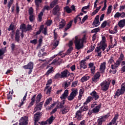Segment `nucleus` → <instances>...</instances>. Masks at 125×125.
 Masks as SVG:
<instances>
[{
	"label": "nucleus",
	"instance_id": "nucleus-10",
	"mask_svg": "<svg viewBox=\"0 0 125 125\" xmlns=\"http://www.w3.org/2000/svg\"><path fill=\"white\" fill-rule=\"evenodd\" d=\"M61 79H66L69 78V75H70V72L68 69H64L62 72H61Z\"/></svg>",
	"mask_w": 125,
	"mask_h": 125
},
{
	"label": "nucleus",
	"instance_id": "nucleus-53",
	"mask_svg": "<svg viewBox=\"0 0 125 125\" xmlns=\"http://www.w3.org/2000/svg\"><path fill=\"white\" fill-rule=\"evenodd\" d=\"M20 29L21 30H22V31L26 30V29H27V27H26V24L25 23L21 24L20 26Z\"/></svg>",
	"mask_w": 125,
	"mask_h": 125
},
{
	"label": "nucleus",
	"instance_id": "nucleus-26",
	"mask_svg": "<svg viewBox=\"0 0 125 125\" xmlns=\"http://www.w3.org/2000/svg\"><path fill=\"white\" fill-rule=\"evenodd\" d=\"M70 111V109L68 107V106L65 107L62 109L61 110V112H62V115H66L68 112Z\"/></svg>",
	"mask_w": 125,
	"mask_h": 125
},
{
	"label": "nucleus",
	"instance_id": "nucleus-22",
	"mask_svg": "<svg viewBox=\"0 0 125 125\" xmlns=\"http://www.w3.org/2000/svg\"><path fill=\"white\" fill-rule=\"evenodd\" d=\"M42 2V0H35V3L36 5V9L37 11L39 10L40 8V4Z\"/></svg>",
	"mask_w": 125,
	"mask_h": 125
},
{
	"label": "nucleus",
	"instance_id": "nucleus-2",
	"mask_svg": "<svg viewBox=\"0 0 125 125\" xmlns=\"http://www.w3.org/2000/svg\"><path fill=\"white\" fill-rule=\"evenodd\" d=\"M74 43L76 49L80 50V49L83 48V43L82 42V39H78L77 36L75 37Z\"/></svg>",
	"mask_w": 125,
	"mask_h": 125
},
{
	"label": "nucleus",
	"instance_id": "nucleus-42",
	"mask_svg": "<svg viewBox=\"0 0 125 125\" xmlns=\"http://www.w3.org/2000/svg\"><path fill=\"white\" fill-rule=\"evenodd\" d=\"M72 51H73V47H69V48L66 52V55H70V54L72 53Z\"/></svg>",
	"mask_w": 125,
	"mask_h": 125
},
{
	"label": "nucleus",
	"instance_id": "nucleus-7",
	"mask_svg": "<svg viewBox=\"0 0 125 125\" xmlns=\"http://www.w3.org/2000/svg\"><path fill=\"white\" fill-rule=\"evenodd\" d=\"M110 117V114L107 113V114L101 117L97 120L98 125H102L104 122H105L107 119Z\"/></svg>",
	"mask_w": 125,
	"mask_h": 125
},
{
	"label": "nucleus",
	"instance_id": "nucleus-64",
	"mask_svg": "<svg viewBox=\"0 0 125 125\" xmlns=\"http://www.w3.org/2000/svg\"><path fill=\"white\" fill-rule=\"evenodd\" d=\"M120 17H121V13L117 12L114 15V18H120Z\"/></svg>",
	"mask_w": 125,
	"mask_h": 125
},
{
	"label": "nucleus",
	"instance_id": "nucleus-44",
	"mask_svg": "<svg viewBox=\"0 0 125 125\" xmlns=\"http://www.w3.org/2000/svg\"><path fill=\"white\" fill-rule=\"evenodd\" d=\"M100 31V28L99 27L98 28H96L93 30H91V33H96L95 34H97L98 32Z\"/></svg>",
	"mask_w": 125,
	"mask_h": 125
},
{
	"label": "nucleus",
	"instance_id": "nucleus-4",
	"mask_svg": "<svg viewBox=\"0 0 125 125\" xmlns=\"http://www.w3.org/2000/svg\"><path fill=\"white\" fill-rule=\"evenodd\" d=\"M25 70H29L28 71V75H31L33 72V69H34V62H30L27 65H25L22 66Z\"/></svg>",
	"mask_w": 125,
	"mask_h": 125
},
{
	"label": "nucleus",
	"instance_id": "nucleus-41",
	"mask_svg": "<svg viewBox=\"0 0 125 125\" xmlns=\"http://www.w3.org/2000/svg\"><path fill=\"white\" fill-rule=\"evenodd\" d=\"M65 25H66V21H65L63 20L59 25L60 28H64V27H65Z\"/></svg>",
	"mask_w": 125,
	"mask_h": 125
},
{
	"label": "nucleus",
	"instance_id": "nucleus-20",
	"mask_svg": "<svg viewBox=\"0 0 125 125\" xmlns=\"http://www.w3.org/2000/svg\"><path fill=\"white\" fill-rule=\"evenodd\" d=\"M69 95V90L66 89L64 91V93L62 94V95L60 97L61 99H66L67 97H68V96Z\"/></svg>",
	"mask_w": 125,
	"mask_h": 125
},
{
	"label": "nucleus",
	"instance_id": "nucleus-1",
	"mask_svg": "<svg viewBox=\"0 0 125 125\" xmlns=\"http://www.w3.org/2000/svg\"><path fill=\"white\" fill-rule=\"evenodd\" d=\"M102 104H98L97 106H95L94 104H91V108L92 109V110H89L88 112V115L89 116H91L92 114H97L100 111V109H101V106ZM94 107H95L94 108Z\"/></svg>",
	"mask_w": 125,
	"mask_h": 125
},
{
	"label": "nucleus",
	"instance_id": "nucleus-14",
	"mask_svg": "<svg viewBox=\"0 0 125 125\" xmlns=\"http://www.w3.org/2000/svg\"><path fill=\"white\" fill-rule=\"evenodd\" d=\"M42 118V114L40 112H37L34 114V124L38 123V122L40 121Z\"/></svg>",
	"mask_w": 125,
	"mask_h": 125
},
{
	"label": "nucleus",
	"instance_id": "nucleus-24",
	"mask_svg": "<svg viewBox=\"0 0 125 125\" xmlns=\"http://www.w3.org/2000/svg\"><path fill=\"white\" fill-rule=\"evenodd\" d=\"M83 112L81 111V110H78L76 113V118H77L78 121H81V119H82V113Z\"/></svg>",
	"mask_w": 125,
	"mask_h": 125
},
{
	"label": "nucleus",
	"instance_id": "nucleus-18",
	"mask_svg": "<svg viewBox=\"0 0 125 125\" xmlns=\"http://www.w3.org/2000/svg\"><path fill=\"white\" fill-rule=\"evenodd\" d=\"M7 52V50H6V47H4V48H2L0 49V59H3V54Z\"/></svg>",
	"mask_w": 125,
	"mask_h": 125
},
{
	"label": "nucleus",
	"instance_id": "nucleus-50",
	"mask_svg": "<svg viewBox=\"0 0 125 125\" xmlns=\"http://www.w3.org/2000/svg\"><path fill=\"white\" fill-rule=\"evenodd\" d=\"M59 44V41L57 40V39L55 40V42L53 44V46H55L54 48H56L57 46H58V45Z\"/></svg>",
	"mask_w": 125,
	"mask_h": 125
},
{
	"label": "nucleus",
	"instance_id": "nucleus-17",
	"mask_svg": "<svg viewBox=\"0 0 125 125\" xmlns=\"http://www.w3.org/2000/svg\"><path fill=\"white\" fill-rule=\"evenodd\" d=\"M99 78H100V73H99V72H97L92 77V81L94 83H97V82L99 81Z\"/></svg>",
	"mask_w": 125,
	"mask_h": 125
},
{
	"label": "nucleus",
	"instance_id": "nucleus-5",
	"mask_svg": "<svg viewBox=\"0 0 125 125\" xmlns=\"http://www.w3.org/2000/svg\"><path fill=\"white\" fill-rule=\"evenodd\" d=\"M110 83V81H104L102 82L100 84L102 90L103 91H107L109 89Z\"/></svg>",
	"mask_w": 125,
	"mask_h": 125
},
{
	"label": "nucleus",
	"instance_id": "nucleus-11",
	"mask_svg": "<svg viewBox=\"0 0 125 125\" xmlns=\"http://www.w3.org/2000/svg\"><path fill=\"white\" fill-rule=\"evenodd\" d=\"M105 42H106V37H105V36H103L102 37V42H101V44H100L102 45V48L103 51H104L107 48V43H106Z\"/></svg>",
	"mask_w": 125,
	"mask_h": 125
},
{
	"label": "nucleus",
	"instance_id": "nucleus-46",
	"mask_svg": "<svg viewBox=\"0 0 125 125\" xmlns=\"http://www.w3.org/2000/svg\"><path fill=\"white\" fill-rule=\"evenodd\" d=\"M64 9L67 13H71V12H72V9H71L69 6H66Z\"/></svg>",
	"mask_w": 125,
	"mask_h": 125
},
{
	"label": "nucleus",
	"instance_id": "nucleus-31",
	"mask_svg": "<svg viewBox=\"0 0 125 125\" xmlns=\"http://www.w3.org/2000/svg\"><path fill=\"white\" fill-rule=\"evenodd\" d=\"M105 69H106V62H103L100 65V70L102 72H104Z\"/></svg>",
	"mask_w": 125,
	"mask_h": 125
},
{
	"label": "nucleus",
	"instance_id": "nucleus-43",
	"mask_svg": "<svg viewBox=\"0 0 125 125\" xmlns=\"http://www.w3.org/2000/svg\"><path fill=\"white\" fill-rule=\"evenodd\" d=\"M112 12V5H109L106 12L107 15H109Z\"/></svg>",
	"mask_w": 125,
	"mask_h": 125
},
{
	"label": "nucleus",
	"instance_id": "nucleus-29",
	"mask_svg": "<svg viewBox=\"0 0 125 125\" xmlns=\"http://www.w3.org/2000/svg\"><path fill=\"white\" fill-rule=\"evenodd\" d=\"M86 60H82L80 63V69H86L87 67H86V65H85V64L84 63V62H85Z\"/></svg>",
	"mask_w": 125,
	"mask_h": 125
},
{
	"label": "nucleus",
	"instance_id": "nucleus-57",
	"mask_svg": "<svg viewBox=\"0 0 125 125\" xmlns=\"http://www.w3.org/2000/svg\"><path fill=\"white\" fill-rule=\"evenodd\" d=\"M28 12L29 15L34 14V9H33V7H31L29 8L28 10Z\"/></svg>",
	"mask_w": 125,
	"mask_h": 125
},
{
	"label": "nucleus",
	"instance_id": "nucleus-13",
	"mask_svg": "<svg viewBox=\"0 0 125 125\" xmlns=\"http://www.w3.org/2000/svg\"><path fill=\"white\" fill-rule=\"evenodd\" d=\"M102 45L100 44L99 46H97L95 49V52L98 53L97 55L96 56H99V57H101L102 55H101L102 53V51H101V49H102Z\"/></svg>",
	"mask_w": 125,
	"mask_h": 125
},
{
	"label": "nucleus",
	"instance_id": "nucleus-34",
	"mask_svg": "<svg viewBox=\"0 0 125 125\" xmlns=\"http://www.w3.org/2000/svg\"><path fill=\"white\" fill-rule=\"evenodd\" d=\"M44 25L42 24L40 26L39 31H37L36 33V36H38V35H40L41 33H42V30H43V28Z\"/></svg>",
	"mask_w": 125,
	"mask_h": 125
},
{
	"label": "nucleus",
	"instance_id": "nucleus-16",
	"mask_svg": "<svg viewBox=\"0 0 125 125\" xmlns=\"http://www.w3.org/2000/svg\"><path fill=\"white\" fill-rule=\"evenodd\" d=\"M125 93L121 90L120 89H118L117 91L115 92V95L114 96V99H116V98H119L120 95H123Z\"/></svg>",
	"mask_w": 125,
	"mask_h": 125
},
{
	"label": "nucleus",
	"instance_id": "nucleus-61",
	"mask_svg": "<svg viewBox=\"0 0 125 125\" xmlns=\"http://www.w3.org/2000/svg\"><path fill=\"white\" fill-rule=\"evenodd\" d=\"M87 18H88V16H87V15L85 16L82 19V21H81V24H83L84 23V22L87 19Z\"/></svg>",
	"mask_w": 125,
	"mask_h": 125
},
{
	"label": "nucleus",
	"instance_id": "nucleus-52",
	"mask_svg": "<svg viewBox=\"0 0 125 125\" xmlns=\"http://www.w3.org/2000/svg\"><path fill=\"white\" fill-rule=\"evenodd\" d=\"M107 26V21H104L101 24V28L102 29H104V28H105Z\"/></svg>",
	"mask_w": 125,
	"mask_h": 125
},
{
	"label": "nucleus",
	"instance_id": "nucleus-36",
	"mask_svg": "<svg viewBox=\"0 0 125 125\" xmlns=\"http://www.w3.org/2000/svg\"><path fill=\"white\" fill-rule=\"evenodd\" d=\"M60 60V61H59L57 59H55L53 61V62L49 64L52 65V64H55V63H57L59 64V65H60L61 63H62V59L59 58V60Z\"/></svg>",
	"mask_w": 125,
	"mask_h": 125
},
{
	"label": "nucleus",
	"instance_id": "nucleus-48",
	"mask_svg": "<svg viewBox=\"0 0 125 125\" xmlns=\"http://www.w3.org/2000/svg\"><path fill=\"white\" fill-rule=\"evenodd\" d=\"M115 62V61L114 60V57H110L109 60L108 61V64H112V63H114Z\"/></svg>",
	"mask_w": 125,
	"mask_h": 125
},
{
	"label": "nucleus",
	"instance_id": "nucleus-59",
	"mask_svg": "<svg viewBox=\"0 0 125 125\" xmlns=\"http://www.w3.org/2000/svg\"><path fill=\"white\" fill-rule=\"evenodd\" d=\"M14 29V25L13 24H11L9 26V28H8V31H9V32H10V31H13Z\"/></svg>",
	"mask_w": 125,
	"mask_h": 125
},
{
	"label": "nucleus",
	"instance_id": "nucleus-49",
	"mask_svg": "<svg viewBox=\"0 0 125 125\" xmlns=\"http://www.w3.org/2000/svg\"><path fill=\"white\" fill-rule=\"evenodd\" d=\"M43 30H42V33L44 35V36H46L47 35V27H44Z\"/></svg>",
	"mask_w": 125,
	"mask_h": 125
},
{
	"label": "nucleus",
	"instance_id": "nucleus-39",
	"mask_svg": "<svg viewBox=\"0 0 125 125\" xmlns=\"http://www.w3.org/2000/svg\"><path fill=\"white\" fill-rule=\"evenodd\" d=\"M92 25V26H95V27H98V26L100 25V22H99V21L94 20Z\"/></svg>",
	"mask_w": 125,
	"mask_h": 125
},
{
	"label": "nucleus",
	"instance_id": "nucleus-33",
	"mask_svg": "<svg viewBox=\"0 0 125 125\" xmlns=\"http://www.w3.org/2000/svg\"><path fill=\"white\" fill-rule=\"evenodd\" d=\"M42 95L41 93H39L37 97H36V103L37 104L40 103L41 102V99H42Z\"/></svg>",
	"mask_w": 125,
	"mask_h": 125
},
{
	"label": "nucleus",
	"instance_id": "nucleus-27",
	"mask_svg": "<svg viewBox=\"0 0 125 125\" xmlns=\"http://www.w3.org/2000/svg\"><path fill=\"white\" fill-rule=\"evenodd\" d=\"M56 56H57V55H54V57H51L50 59H47L44 60L39 59V61H42L43 62H44V61H46L47 64H49V62H50V61H52L53 59L54 58L56 57Z\"/></svg>",
	"mask_w": 125,
	"mask_h": 125
},
{
	"label": "nucleus",
	"instance_id": "nucleus-35",
	"mask_svg": "<svg viewBox=\"0 0 125 125\" xmlns=\"http://www.w3.org/2000/svg\"><path fill=\"white\" fill-rule=\"evenodd\" d=\"M91 101H92V98L91 96H88L85 102L83 103V105H87V104H88V103L90 102H91Z\"/></svg>",
	"mask_w": 125,
	"mask_h": 125
},
{
	"label": "nucleus",
	"instance_id": "nucleus-12",
	"mask_svg": "<svg viewBox=\"0 0 125 125\" xmlns=\"http://www.w3.org/2000/svg\"><path fill=\"white\" fill-rule=\"evenodd\" d=\"M90 95H91V97H92L93 101L98 100V99H99V95H98L97 92L95 91H93L91 92Z\"/></svg>",
	"mask_w": 125,
	"mask_h": 125
},
{
	"label": "nucleus",
	"instance_id": "nucleus-30",
	"mask_svg": "<svg viewBox=\"0 0 125 125\" xmlns=\"http://www.w3.org/2000/svg\"><path fill=\"white\" fill-rule=\"evenodd\" d=\"M51 83H52V80L51 79L48 80L46 84V86L45 87L44 91H46V89H47V88H48L50 86H49V84H51Z\"/></svg>",
	"mask_w": 125,
	"mask_h": 125
},
{
	"label": "nucleus",
	"instance_id": "nucleus-51",
	"mask_svg": "<svg viewBox=\"0 0 125 125\" xmlns=\"http://www.w3.org/2000/svg\"><path fill=\"white\" fill-rule=\"evenodd\" d=\"M35 20V15L33 14L29 15V21L30 22H33Z\"/></svg>",
	"mask_w": 125,
	"mask_h": 125
},
{
	"label": "nucleus",
	"instance_id": "nucleus-62",
	"mask_svg": "<svg viewBox=\"0 0 125 125\" xmlns=\"http://www.w3.org/2000/svg\"><path fill=\"white\" fill-rule=\"evenodd\" d=\"M121 91H123L124 93L125 92V84L123 83L121 85Z\"/></svg>",
	"mask_w": 125,
	"mask_h": 125
},
{
	"label": "nucleus",
	"instance_id": "nucleus-60",
	"mask_svg": "<svg viewBox=\"0 0 125 125\" xmlns=\"http://www.w3.org/2000/svg\"><path fill=\"white\" fill-rule=\"evenodd\" d=\"M51 24H52V20H47L46 22V26H50Z\"/></svg>",
	"mask_w": 125,
	"mask_h": 125
},
{
	"label": "nucleus",
	"instance_id": "nucleus-28",
	"mask_svg": "<svg viewBox=\"0 0 125 125\" xmlns=\"http://www.w3.org/2000/svg\"><path fill=\"white\" fill-rule=\"evenodd\" d=\"M58 4V0H54L50 3V7L52 9L55 5Z\"/></svg>",
	"mask_w": 125,
	"mask_h": 125
},
{
	"label": "nucleus",
	"instance_id": "nucleus-3",
	"mask_svg": "<svg viewBox=\"0 0 125 125\" xmlns=\"http://www.w3.org/2000/svg\"><path fill=\"white\" fill-rule=\"evenodd\" d=\"M71 92L69 96L67 97V100L68 101H72L74 100L75 97L78 95V89L77 88H72L71 89Z\"/></svg>",
	"mask_w": 125,
	"mask_h": 125
},
{
	"label": "nucleus",
	"instance_id": "nucleus-15",
	"mask_svg": "<svg viewBox=\"0 0 125 125\" xmlns=\"http://www.w3.org/2000/svg\"><path fill=\"white\" fill-rule=\"evenodd\" d=\"M11 50L13 53L15 54L16 56H17L18 54V53L15 51H17V50H18V48L16 47V45H15V44L13 43H12L11 44Z\"/></svg>",
	"mask_w": 125,
	"mask_h": 125
},
{
	"label": "nucleus",
	"instance_id": "nucleus-45",
	"mask_svg": "<svg viewBox=\"0 0 125 125\" xmlns=\"http://www.w3.org/2000/svg\"><path fill=\"white\" fill-rule=\"evenodd\" d=\"M51 89H52V87H49L47 89H46V91H44L46 92V94H50L51 92Z\"/></svg>",
	"mask_w": 125,
	"mask_h": 125
},
{
	"label": "nucleus",
	"instance_id": "nucleus-37",
	"mask_svg": "<svg viewBox=\"0 0 125 125\" xmlns=\"http://www.w3.org/2000/svg\"><path fill=\"white\" fill-rule=\"evenodd\" d=\"M88 110V106L83 105L80 108V110L83 113V112H84L87 111Z\"/></svg>",
	"mask_w": 125,
	"mask_h": 125
},
{
	"label": "nucleus",
	"instance_id": "nucleus-58",
	"mask_svg": "<svg viewBox=\"0 0 125 125\" xmlns=\"http://www.w3.org/2000/svg\"><path fill=\"white\" fill-rule=\"evenodd\" d=\"M124 59H125V55H124V54L121 53L120 54V56L119 58L118 59V60L120 61H124Z\"/></svg>",
	"mask_w": 125,
	"mask_h": 125
},
{
	"label": "nucleus",
	"instance_id": "nucleus-38",
	"mask_svg": "<svg viewBox=\"0 0 125 125\" xmlns=\"http://www.w3.org/2000/svg\"><path fill=\"white\" fill-rule=\"evenodd\" d=\"M72 23H73V21H70V22L67 24L66 27L64 29L65 32L69 30L71 27H72Z\"/></svg>",
	"mask_w": 125,
	"mask_h": 125
},
{
	"label": "nucleus",
	"instance_id": "nucleus-23",
	"mask_svg": "<svg viewBox=\"0 0 125 125\" xmlns=\"http://www.w3.org/2000/svg\"><path fill=\"white\" fill-rule=\"evenodd\" d=\"M48 68L49 69L47 70L45 74L46 76H49V74H51V73L53 72V67H50L49 65H47L46 67V69H48Z\"/></svg>",
	"mask_w": 125,
	"mask_h": 125
},
{
	"label": "nucleus",
	"instance_id": "nucleus-6",
	"mask_svg": "<svg viewBox=\"0 0 125 125\" xmlns=\"http://www.w3.org/2000/svg\"><path fill=\"white\" fill-rule=\"evenodd\" d=\"M50 10V6L48 5H45L43 7V8L42 9L43 11L41 12L38 15V18L37 19V21L38 22H42V16H43V12L44 10Z\"/></svg>",
	"mask_w": 125,
	"mask_h": 125
},
{
	"label": "nucleus",
	"instance_id": "nucleus-47",
	"mask_svg": "<svg viewBox=\"0 0 125 125\" xmlns=\"http://www.w3.org/2000/svg\"><path fill=\"white\" fill-rule=\"evenodd\" d=\"M16 14H19V12H20V7H19V5H18V3H16Z\"/></svg>",
	"mask_w": 125,
	"mask_h": 125
},
{
	"label": "nucleus",
	"instance_id": "nucleus-32",
	"mask_svg": "<svg viewBox=\"0 0 125 125\" xmlns=\"http://www.w3.org/2000/svg\"><path fill=\"white\" fill-rule=\"evenodd\" d=\"M54 120H55V117L53 116H51L46 120L47 123H48L49 125H51L52 123H53V121H54Z\"/></svg>",
	"mask_w": 125,
	"mask_h": 125
},
{
	"label": "nucleus",
	"instance_id": "nucleus-25",
	"mask_svg": "<svg viewBox=\"0 0 125 125\" xmlns=\"http://www.w3.org/2000/svg\"><path fill=\"white\" fill-rule=\"evenodd\" d=\"M118 26L120 28H124L125 26V19L120 20L118 22Z\"/></svg>",
	"mask_w": 125,
	"mask_h": 125
},
{
	"label": "nucleus",
	"instance_id": "nucleus-56",
	"mask_svg": "<svg viewBox=\"0 0 125 125\" xmlns=\"http://www.w3.org/2000/svg\"><path fill=\"white\" fill-rule=\"evenodd\" d=\"M35 112L37 111H41L42 110V106H40L38 104H37L35 107Z\"/></svg>",
	"mask_w": 125,
	"mask_h": 125
},
{
	"label": "nucleus",
	"instance_id": "nucleus-9",
	"mask_svg": "<svg viewBox=\"0 0 125 125\" xmlns=\"http://www.w3.org/2000/svg\"><path fill=\"white\" fill-rule=\"evenodd\" d=\"M28 117L23 116L21 118V119L19 120L20 123H19V125H28Z\"/></svg>",
	"mask_w": 125,
	"mask_h": 125
},
{
	"label": "nucleus",
	"instance_id": "nucleus-40",
	"mask_svg": "<svg viewBox=\"0 0 125 125\" xmlns=\"http://www.w3.org/2000/svg\"><path fill=\"white\" fill-rule=\"evenodd\" d=\"M88 80H89V76H84L81 78V81L82 83H84V82H86Z\"/></svg>",
	"mask_w": 125,
	"mask_h": 125
},
{
	"label": "nucleus",
	"instance_id": "nucleus-8",
	"mask_svg": "<svg viewBox=\"0 0 125 125\" xmlns=\"http://www.w3.org/2000/svg\"><path fill=\"white\" fill-rule=\"evenodd\" d=\"M52 13L53 15H57L58 17H59V16L61 15V12H60V7H59L58 5H57L53 8Z\"/></svg>",
	"mask_w": 125,
	"mask_h": 125
},
{
	"label": "nucleus",
	"instance_id": "nucleus-55",
	"mask_svg": "<svg viewBox=\"0 0 125 125\" xmlns=\"http://www.w3.org/2000/svg\"><path fill=\"white\" fill-rule=\"evenodd\" d=\"M54 79L57 80L58 79H61V74H60L59 73H57V74H56L54 76Z\"/></svg>",
	"mask_w": 125,
	"mask_h": 125
},
{
	"label": "nucleus",
	"instance_id": "nucleus-19",
	"mask_svg": "<svg viewBox=\"0 0 125 125\" xmlns=\"http://www.w3.org/2000/svg\"><path fill=\"white\" fill-rule=\"evenodd\" d=\"M89 68H91V72L93 75H94L95 73V68L96 67L94 66V62H90L88 64Z\"/></svg>",
	"mask_w": 125,
	"mask_h": 125
},
{
	"label": "nucleus",
	"instance_id": "nucleus-54",
	"mask_svg": "<svg viewBox=\"0 0 125 125\" xmlns=\"http://www.w3.org/2000/svg\"><path fill=\"white\" fill-rule=\"evenodd\" d=\"M65 100H63L60 103V108L61 109H62V108H64V104H65Z\"/></svg>",
	"mask_w": 125,
	"mask_h": 125
},
{
	"label": "nucleus",
	"instance_id": "nucleus-63",
	"mask_svg": "<svg viewBox=\"0 0 125 125\" xmlns=\"http://www.w3.org/2000/svg\"><path fill=\"white\" fill-rule=\"evenodd\" d=\"M38 124H39V125H47L48 123L47 120L45 121H42V122H38Z\"/></svg>",
	"mask_w": 125,
	"mask_h": 125
},
{
	"label": "nucleus",
	"instance_id": "nucleus-21",
	"mask_svg": "<svg viewBox=\"0 0 125 125\" xmlns=\"http://www.w3.org/2000/svg\"><path fill=\"white\" fill-rule=\"evenodd\" d=\"M15 41L17 42H19L20 41V30L17 29L16 31Z\"/></svg>",
	"mask_w": 125,
	"mask_h": 125
}]
</instances>
